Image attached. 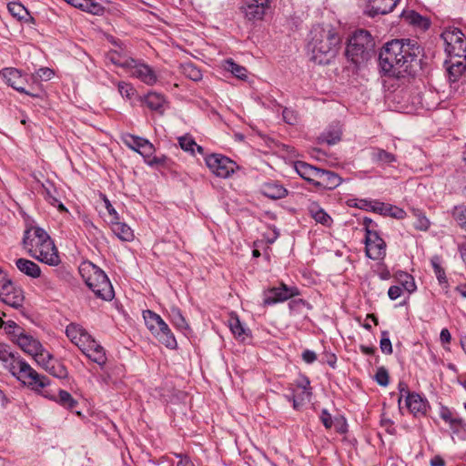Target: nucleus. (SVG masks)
Segmentation results:
<instances>
[{"instance_id":"obj_42","label":"nucleus","mask_w":466,"mask_h":466,"mask_svg":"<svg viewBox=\"0 0 466 466\" xmlns=\"http://www.w3.org/2000/svg\"><path fill=\"white\" fill-rule=\"evenodd\" d=\"M452 216L457 221L458 225L466 230V206L455 207Z\"/></svg>"},{"instance_id":"obj_47","label":"nucleus","mask_w":466,"mask_h":466,"mask_svg":"<svg viewBox=\"0 0 466 466\" xmlns=\"http://www.w3.org/2000/svg\"><path fill=\"white\" fill-rule=\"evenodd\" d=\"M184 74L193 81H198L202 78L201 71L192 64L184 66Z\"/></svg>"},{"instance_id":"obj_18","label":"nucleus","mask_w":466,"mask_h":466,"mask_svg":"<svg viewBox=\"0 0 466 466\" xmlns=\"http://www.w3.org/2000/svg\"><path fill=\"white\" fill-rule=\"evenodd\" d=\"M15 341L24 352L31 356L41 350L42 344L33 336L24 331L17 333V338Z\"/></svg>"},{"instance_id":"obj_31","label":"nucleus","mask_w":466,"mask_h":466,"mask_svg":"<svg viewBox=\"0 0 466 466\" xmlns=\"http://www.w3.org/2000/svg\"><path fill=\"white\" fill-rule=\"evenodd\" d=\"M370 157L374 163L379 165H391L397 161V157L394 154L380 147H375L372 149Z\"/></svg>"},{"instance_id":"obj_27","label":"nucleus","mask_w":466,"mask_h":466,"mask_svg":"<svg viewBox=\"0 0 466 466\" xmlns=\"http://www.w3.org/2000/svg\"><path fill=\"white\" fill-rule=\"evenodd\" d=\"M15 266L22 273L33 279H36L41 276L40 267L32 260L18 258L15 260Z\"/></svg>"},{"instance_id":"obj_56","label":"nucleus","mask_w":466,"mask_h":466,"mask_svg":"<svg viewBox=\"0 0 466 466\" xmlns=\"http://www.w3.org/2000/svg\"><path fill=\"white\" fill-rule=\"evenodd\" d=\"M96 350H104V348L99 343H97L91 336H89L88 342L85 343L84 347L81 349V351L84 354H86L91 351Z\"/></svg>"},{"instance_id":"obj_34","label":"nucleus","mask_w":466,"mask_h":466,"mask_svg":"<svg viewBox=\"0 0 466 466\" xmlns=\"http://www.w3.org/2000/svg\"><path fill=\"white\" fill-rule=\"evenodd\" d=\"M403 17L409 24L418 26L423 30L428 29L431 25V22L428 18L420 15L415 11H409L403 14Z\"/></svg>"},{"instance_id":"obj_58","label":"nucleus","mask_w":466,"mask_h":466,"mask_svg":"<svg viewBox=\"0 0 466 466\" xmlns=\"http://www.w3.org/2000/svg\"><path fill=\"white\" fill-rule=\"evenodd\" d=\"M416 217L417 218H416V221L414 223V227L420 230H423V231L427 230L430 227L429 219L421 213H418L416 215Z\"/></svg>"},{"instance_id":"obj_30","label":"nucleus","mask_w":466,"mask_h":466,"mask_svg":"<svg viewBox=\"0 0 466 466\" xmlns=\"http://www.w3.org/2000/svg\"><path fill=\"white\" fill-rule=\"evenodd\" d=\"M110 223L112 231L119 239L131 241L134 238L133 230L126 223L119 222L118 219L111 220Z\"/></svg>"},{"instance_id":"obj_63","label":"nucleus","mask_w":466,"mask_h":466,"mask_svg":"<svg viewBox=\"0 0 466 466\" xmlns=\"http://www.w3.org/2000/svg\"><path fill=\"white\" fill-rule=\"evenodd\" d=\"M402 289L399 286H391L388 290V295L390 299L395 300L401 296Z\"/></svg>"},{"instance_id":"obj_25","label":"nucleus","mask_w":466,"mask_h":466,"mask_svg":"<svg viewBox=\"0 0 466 466\" xmlns=\"http://www.w3.org/2000/svg\"><path fill=\"white\" fill-rule=\"evenodd\" d=\"M399 1L400 0H370V14L372 16L389 14L395 8Z\"/></svg>"},{"instance_id":"obj_19","label":"nucleus","mask_w":466,"mask_h":466,"mask_svg":"<svg viewBox=\"0 0 466 466\" xmlns=\"http://www.w3.org/2000/svg\"><path fill=\"white\" fill-rule=\"evenodd\" d=\"M6 84L20 93L28 94L24 87L25 78L21 75V72L15 68H5L1 72Z\"/></svg>"},{"instance_id":"obj_55","label":"nucleus","mask_w":466,"mask_h":466,"mask_svg":"<svg viewBox=\"0 0 466 466\" xmlns=\"http://www.w3.org/2000/svg\"><path fill=\"white\" fill-rule=\"evenodd\" d=\"M284 121L289 125H295L298 123V114L291 108L285 107L282 112Z\"/></svg>"},{"instance_id":"obj_3","label":"nucleus","mask_w":466,"mask_h":466,"mask_svg":"<svg viewBox=\"0 0 466 466\" xmlns=\"http://www.w3.org/2000/svg\"><path fill=\"white\" fill-rule=\"evenodd\" d=\"M79 271L87 287L97 298L107 301L113 299L115 292L112 284L101 268L88 262L84 263L80 267Z\"/></svg>"},{"instance_id":"obj_39","label":"nucleus","mask_w":466,"mask_h":466,"mask_svg":"<svg viewBox=\"0 0 466 466\" xmlns=\"http://www.w3.org/2000/svg\"><path fill=\"white\" fill-rule=\"evenodd\" d=\"M19 355L11 352L8 347L0 344V360L5 363V367L10 370L11 364H14Z\"/></svg>"},{"instance_id":"obj_44","label":"nucleus","mask_w":466,"mask_h":466,"mask_svg":"<svg viewBox=\"0 0 466 466\" xmlns=\"http://www.w3.org/2000/svg\"><path fill=\"white\" fill-rule=\"evenodd\" d=\"M7 7L10 14L18 19H23L27 15V11L25 6L19 3H9Z\"/></svg>"},{"instance_id":"obj_20","label":"nucleus","mask_w":466,"mask_h":466,"mask_svg":"<svg viewBox=\"0 0 466 466\" xmlns=\"http://www.w3.org/2000/svg\"><path fill=\"white\" fill-rule=\"evenodd\" d=\"M67 338L80 350L88 342L89 334L80 325L70 323L66 329Z\"/></svg>"},{"instance_id":"obj_10","label":"nucleus","mask_w":466,"mask_h":466,"mask_svg":"<svg viewBox=\"0 0 466 466\" xmlns=\"http://www.w3.org/2000/svg\"><path fill=\"white\" fill-rule=\"evenodd\" d=\"M299 294V291L297 287H289L281 283L279 287H274L265 292L263 302L265 305H273L286 301Z\"/></svg>"},{"instance_id":"obj_37","label":"nucleus","mask_w":466,"mask_h":466,"mask_svg":"<svg viewBox=\"0 0 466 466\" xmlns=\"http://www.w3.org/2000/svg\"><path fill=\"white\" fill-rule=\"evenodd\" d=\"M55 400L61 406L70 410L74 409L77 404V401L72 397V395L64 390H59L58 395Z\"/></svg>"},{"instance_id":"obj_45","label":"nucleus","mask_w":466,"mask_h":466,"mask_svg":"<svg viewBox=\"0 0 466 466\" xmlns=\"http://www.w3.org/2000/svg\"><path fill=\"white\" fill-rule=\"evenodd\" d=\"M108 59L115 65L128 69L131 57H122L118 53L112 52L108 55Z\"/></svg>"},{"instance_id":"obj_17","label":"nucleus","mask_w":466,"mask_h":466,"mask_svg":"<svg viewBox=\"0 0 466 466\" xmlns=\"http://www.w3.org/2000/svg\"><path fill=\"white\" fill-rule=\"evenodd\" d=\"M270 0L258 3H243L241 10L248 20H260L265 15Z\"/></svg>"},{"instance_id":"obj_24","label":"nucleus","mask_w":466,"mask_h":466,"mask_svg":"<svg viewBox=\"0 0 466 466\" xmlns=\"http://www.w3.org/2000/svg\"><path fill=\"white\" fill-rule=\"evenodd\" d=\"M295 169L302 178L309 181L312 185H315L320 170V168H317L303 161L295 162Z\"/></svg>"},{"instance_id":"obj_35","label":"nucleus","mask_w":466,"mask_h":466,"mask_svg":"<svg viewBox=\"0 0 466 466\" xmlns=\"http://www.w3.org/2000/svg\"><path fill=\"white\" fill-rule=\"evenodd\" d=\"M224 68L241 80L247 78V69L244 66L236 64L232 59H227L224 62Z\"/></svg>"},{"instance_id":"obj_46","label":"nucleus","mask_w":466,"mask_h":466,"mask_svg":"<svg viewBox=\"0 0 466 466\" xmlns=\"http://www.w3.org/2000/svg\"><path fill=\"white\" fill-rule=\"evenodd\" d=\"M400 281L402 287L409 292L411 293L416 289V284L411 275L408 273H401L400 275Z\"/></svg>"},{"instance_id":"obj_13","label":"nucleus","mask_w":466,"mask_h":466,"mask_svg":"<svg viewBox=\"0 0 466 466\" xmlns=\"http://www.w3.org/2000/svg\"><path fill=\"white\" fill-rule=\"evenodd\" d=\"M24 299L25 297L22 289L16 287L12 281L3 288V290L0 292V300L15 309L21 308Z\"/></svg>"},{"instance_id":"obj_6","label":"nucleus","mask_w":466,"mask_h":466,"mask_svg":"<svg viewBox=\"0 0 466 466\" xmlns=\"http://www.w3.org/2000/svg\"><path fill=\"white\" fill-rule=\"evenodd\" d=\"M143 318L147 329L159 342L172 350L177 348V343L174 334L158 314L147 309L143 312Z\"/></svg>"},{"instance_id":"obj_57","label":"nucleus","mask_w":466,"mask_h":466,"mask_svg":"<svg viewBox=\"0 0 466 466\" xmlns=\"http://www.w3.org/2000/svg\"><path fill=\"white\" fill-rule=\"evenodd\" d=\"M375 380L377 383L380 386H387L389 384V373L384 367H380L378 369Z\"/></svg>"},{"instance_id":"obj_9","label":"nucleus","mask_w":466,"mask_h":466,"mask_svg":"<svg viewBox=\"0 0 466 466\" xmlns=\"http://www.w3.org/2000/svg\"><path fill=\"white\" fill-rule=\"evenodd\" d=\"M205 160L209 170L217 177L223 178L228 177L237 167L233 160L220 154H211Z\"/></svg>"},{"instance_id":"obj_48","label":"nucleus","mask_w":466,"mask_h":466,"mask_svg":"<svg viewBox=\"0 0 466 466\" xmlns=\"http://www.w3.org/2000/svg\"><path fill=\"white\" fill-rule=\"evenodd\" d=\"M89 360L98 364L100 367H103L106 362V356L105 350H96L91 351L89 353L85 354Z\"/></svg>"},{"instance_id":"obj_36","label":"nucleus","mask_w":466,"mask_h":466,"mask_svg":"<svg viewBox=\"0 0 466 466\" xmlns=\"http://www.w3.org/2000/svg\"><path fill=\"white\" fill-rule=\"evenodd\" d=\"M46 370L58 379H65L68 374L66 368L56 360H54L49 366H46Z\"/></svg>"},{"instance_id":"obj_54","label":"nucleus","mask_w":466,"mask_h":466,"mask_svg":"<svg viewBox=\"0 0 466 466\" xmlns=\"http://www.w3.org/2000/svg\"><path fill=\"white\" fill-rule=\"evenodd\" d=\"M118 91L123 97H126L127 99H130L135 95L136 92L134 87L130 84L126 82L118 83Z\"/></svg>"},{"instance_id":"obj_38","label":"nucleus","mask_w":466,"mask_h":466,"mask_svg":"<svg viewBox=\"0 0 466 466\" xmlns=\"http://www.w3.org/2000/svg\"><path fill=\"white\" fill-rule=\"evenodd\" d=\"M441 258L439 256H433L431 258V264L433 268L434 274L440 284L447 283V278L444 268L441 265Z\"/></svg>"},{"instance_id":"obj_12","label":"nucleus","mask_w":466,"mask_h":466,"mask_svg":"<svg viewBox=\"0 0 466 466\" xmlns=\"http://www.w3.org/2000/svg\"><path fill=\"white\" fill-rule=\"evenodd\" d=\"M128 70L132 76L137 77L147 86H153L157 82V76L155 70L139 60L129 61Z\"/></svg>"},{"instance_id":"obj_32","label":"nucleus","mask_w":466,"mask_h":466,"mask_svg":"<svg viewBox=\"0 0 466 466\" xmlns=\"http://www.w3.org/2000/svg\"><path fill=\"white\" fill-rule=\"evenodd\" d=\"M168 316L170 321L177 329L181 330L184 333L190 329L188 323L187 322L186 319L181 313V310L177 307L172 306L168 312Z\"/></svg>"},{"instance_id":"obj_52","label":"nucleus","mask_w":466,"mask_h":466,"mask_svg":"<svg viewBox=\"0 0 466 466\" xmlns=\"http://www.w3.org/2000/svg\"><path fill=\"white\" fill-rule=\"evenodd\" d=\"M3 329L7 334H10L14 337V340L17 338V333L24 331L22 328H20L15 321L8 320L5 321Z\"/></svg>"},{"instance_id":"obj_62","label":"nucleus","mask_w":466,"mask_h":466,"mask_svg":"<svg viewBox=\"0 0 466 466\" xmlns=\"http://www.w3.org/2000/svg\"><path fill=\"white\" fill-rule=\"evenodd\" d=\"M320 420H321V422L323 423V425L325 426L326 429H330L332 427V424H333L332 417L328 412L327 410H323L321 411Z\"/></svg>"},{"instance_id":"obj_33","label":"nucleus","mask_w":466,"mask_h":466,"mask_svg":"<svg viewBox=\"0 0 466 466\" xmlns=\"http://www.w3.org/2000/svg\"><path fill=\"white\" fill-rule=\"evenodd\" d=\"M144 101L149 109L158 112L163 111V106L166 103L165 97L161 94L156 92L148 93L145 96Z\"/></svg>"},{"instance_id":"obj_14","label":"nucleus","mask_w":466,"mask_h":466,"mask_svg":"<svg viewBox=\"0 0 466 466\" xmlns=\"http://www.w3.org/2000/svg\"><path fill=\"white\" fill-rule=\"evenodd\" d=\"M297 387L298 390H293L291 394L286 395V399L293 402V408L296 410L306 400H309L312 394L308 378H302Z\"/></svg>"},{"instance_id":"obj_41","label":"nucleus","mask_w":466,"mask_h":466,"mask_svg":"<svg viewBox=\"0 0 466 466\" xmlns=\"http://www.w3.org/2000/svg\"><path fill=\"white\" fill-rule=\"evenodd\" d=\"M310 213L312 218L316 220V222L320 223L322 225H329L331 220L330 217L318 206L311 207Z\"/></svg>"},{"instance_id":"obj_61","label":"nucleus","mask_w":466,"mask_h":466,"mask_svg":"<svg viewBox=\"0 0 466 466\" xmlns=\"http://www.w3.org/2000/svg\"><path fill=\"white\" fill-rule=\"evenodd\" d=\"M36 76L42 80H49L54 76V71L48 67H42L36 72Z\"/></svg>"},{"instance_id":"obj_29","label":"nucleus","mask_w":466,"mask_h":466,"mask_svg":"<svg viewBox=\"0 0 466 466\" xmlns=\"http://www.w3.org/2000/svg\"><path fill=\"white\" fill-rule=\"evenodd\" d=\"M341 127L339 123L331 124L319 137L321 142L329 145H334L340 140Z\"/></svg>"},{"instance_id":"obj_8","label":"nucleus","mask_w":466,"mask_h":466,"mask_svg":"<svg viewBox=\"0 0 466 466\" xmlns=\"http://www.w3.org/2000/svg\"><path fill=\"white\" fill-rule=\"evenodd\" d=\"M51 240L50 236L46 230L39 227H31L25 231L22 243L27 253L31 254L36 251V248L49 247Z\"/></svg>"},{"instance_id":"obj_22","label":"nucleus","mask_w":466,"mask_h":466,"mask_svg":"<svg viewBox=\"0 0 466 466\" xmlns=\"http://www.w3.org/2000/svg\"><path fill=\"white\" fill-rule=\"evenodd\" d=\"M372 212L383 216H389L398 219L403 218L406 215V212L402 208H400L390 204H385L379 200H374V204L372 206Z\"/></svg>"},{"instance_id":"obj_64","label":"nucleus","mask_w":466,"mask_h":466,"mask_svg":"<svg viewBox=\"0 0 466 466\" xmlns=\"http://www.w3.org/2000/svg\"><path fill=\"white\" fill-rule=\"evenodd\" d=\"M302 359L306 363H313L317 360V355L314 351L306 350L302 353Z\"/></svg>"},{"instance_id":"obj_26","label":"nucleus","mask_w":466,"mask_h":466,"mask_svg":"<svg viewBox=\"0 0 466 466\" xmlns=\"http://www.w3.org/2000/svg\"><path fill=\"white\" fill-rule=\"evenodd\" d=\"M406 406L414 415L423 414L426 410V401L417 393L407 391Z\"/></svg>"},{"instance_id":"obj_60","label":"nucleus","mask_w":466,"mask_h":466,"mask_svg":"<svg viewBox=\"0 0 466 466\" xmlns=\"http://www.w3.org/2000/svg\"><path fill=\"white\" fill-rule=\"evenodd\" d=\"M145 160L151 167L163 166L167 161V157L165 156H161V157L154 156L153 157L151 155L150 157H146Z\"/></svg>"},{"instance_id":"obj_15","label":"nucleus","mask_w":466,"mask_h":466,"mask_svg":"<svg viewBox=\"0 0 466 466\" xmlns=\"http://www.w3.org/2000/svg\"><path fill=\"white\" fill-rule=\"evenodd\" d=\"M29 255L38 261L49 266H57L61 262L57 248L53 240L50 241L49 247H41L39 249L36 248V251H34Z\"/></svg>"},{"instance_id":"obj_7","label":"nucleus","mask_w":466,"mask_h":466,"mask_svg":"<svg viewBox=\"0 0 466 466\" xmlns=\"http://www.w3.org/2000/svg\"><path fill=\"white\" fill-rule=\"evenodd\" d=\"M449 57L466 58V38L461 29L449 27L441 34Z\"/></svg>"},{"instance_id":"obj_28","label":"nucleus","mask_w":466,"mask_h":466,"mask_svg":"<svg viewBox=\"0 0 466 466\" xmlns=\"http://www.w3.org/2000/svg\"><path fill=\"white\" fill-rule=\"evenodd\" d=\"M262 193L268 198L279 199L287 196L288 190L277 182H268L263 185Z\"/></svg>"},{"instance_id":"obj_50","label":"nucleus","mask_w":466,"mask_h":466,"mask_svg":"<svg viewBox=\"0 0 466 466\" xmlns=\"http://www.w3.org/2000/svg\"><path fill=\"white\" fill-rule=\"evenodd\" d=\"M441 417L446 422L450 423L451 427L461 426L462 424V420L457 417H453L448 409H445L441 412Z\"/></svg>"},{"instance_id":"obj_4","label":"nucleus","mask_w":466,"mask_h":466,"mask_svg":"<svg viewBox=\"0 0 466 466\" xmlns=\"http://www.w3.org/2000/svg\"><path fill=\"white\" fill-rule=\"evenodd\" d=\"M374 41L366 30H358L349 39L346 56L355 65L368 61L374 54Z\"/></svg>"},{"instance_id":"obj_40","label":"nucleus","mask_w":466,"mask_h":466,"mask_svg":"<svg viewBox=\"0 0 466 466\" xmlns=\"http://www.w3.org/2000/svg\"><path fill=\"white\" fill-rule=\"evenodd\" d=\"M33 357L37 364L42 366L45 370L46 369V366H49L54 360L52 354L46 350L43 346H41V350H38V352L34 354Z\"/></svg>"},{"instance_id":"obj_43","label":"nucleus","mask_w":466,"mask_h":466,"mask_svg":"<svg viewBox=\"0 0 466 466\" xmlns=\"http://www.w3.org/2000/svg\"><path fill=\"white\" fill-rule=\"evenodd\" d=\"M178 141H179V145H180L181 148L185 151L193 153L195 151V147H197V149L199 152L202 151V147L200 146L197 145L195 140L189 137H179Z\"/></svg>"},{"instance_id":"obj_59","label":"nucleus","mask_w":466,"mask_h":466,"mask_svg":"<svg viewBox=\"0 0 466 466\" xmlns=\"http://www.w3.org/2000/svg\"><path fill=\"white\" fill-rule=\"evenodd\" d=\"M353 201H354V204H350V206H354L360 209L372 211V206L374 204V200L354 199Z\"/></svg>"},{"instance_id":"obj_23","label":"nucleus","mask_w":466,"mask_h":466,"mask_svg":"<svg viewBox=\"0 0 466 466\" xmlns=\"http://www.w3.org/2000/svg\"><path fill=\"white\" fill-rule=\"evenodd\" d=\"M466 58L449 57L447 71L451 82H456L466 71Z\"/></svg>"},{"instance_id":"obj_53","label":"nucleus","mask_w":466,"mask_h":466,"mask_svg":"<svg viewBox=\"0 0 466 466\" xmlns=\"http://www.w3.org/2000/svg\"><path fill=\"white\" fill-rule=\"evenodd\" d=\"M42 194L44 195L46 201L52 206H56L58 202V199L54 196L51 187L52 184L48 182V185L42 184Z\"/></svg>"},{"instance_id":"obj_2","label":"nucleus","mask_w":466,"mask_h":466,"mask_svg":"<svg viewBox=\"0 0 466 466\" xmlns=\"http://www.w3.org/2000/svg\"><path fill=\"white\" fill-rule=\"evenodd\" d=\"M340 36L332 28L320 29L309 43L311 59L319 65H327L338 54Z\"/></svg>"},{"instance_id":"obj_5","label":"nucleus","mask_w":466,"mask_h":466,"mask_svg":"<svg viewBox=\"0 0 466 466\" xmlns=\"http://www.w3.org/2000/svg\"><path fill=\"white\" fill-rule=\"evenodd\" d=\"M9 371L23 384L35 391H40L49 384V380L46 376L38 374L20 356L16 358L14 364H11Z\"/></svg>"},{"instance_id":"obj_1","label":"nucleus","mask_w":466,"mask_h":466,"mask_svg":"<svg viewBox=\"0 0 466 466\" xmlns=\"http://www.w3.org/2000/svg\"><path fill=\"white\" fill-rule=\"evenodd\" d=\"M420 51V46L415 40L394 39L381 49L379 56L380 66L386 75L400 78L410 72Z\"/></svg>"},{"instance_id":"obj_51","label":"nucleus","mask_w":466,"mask_h":466,"mask_svg":"<svg viewBox=\"0 0 466 466\" xmlns=\"http://www.w3.org/2000/svg\"><path fill=\"white\" fill-rule=\"evenodd\" d=\"M229 327L236 337L244 339L245 329L238 318L230 321Z\"/></svg>"},{"instance_id":"obj_16","label":"nucleus","mask_w":466,"mask_h":466,"mask_svg":"<svg viewBox=\"0 0 466 466\" xmlns=\"http://www.w3.org/2000/svg\"><path fill=\"white\" fill-rule=\"evenodd\" d=\"M126 143L131 149L139 153L144 158L150 157L155 150L154 146L148 140L133 135L127 136Z\"/></svg>"},{"instance_id":"obj_21","label":"nucleus","mask_w":466,"mask_h":466,"mask_svg":"<svg viewBox=\"0 0 466 466\" xmlns=\"http://www.w3.org/2000/svg\"><path fill=\"white\" fill-rule=\"evenodd\" d=\"M341 183V178L334 172L321 169L317 177L315 187L325 189H334Z\"/></svg>"},{"instance_id":"obj_49","label":"nucleus","mask_w":466,"mask_h":466,"mask_svg":"<svg viewBox=\"0 0 466 466\" xmlns=\"http://www.w3.org/2000/svg\"><path fill=\"white\" fill-rule=\"evenodd\" d=\"M381 335H382V337L380 341V350L384 354H391L392 353V345H391V341L389 338L388 331H382Z\"/></svg>"},{"instance_id":"obj_11","label":"nucleus","mask_w":466,"mask_h":466,"mask_svg":"<svg viewBox=\"0 0 466 466\" xmlns=\"http://www.w3.org/2000/svg\"><path fill=\"white\" fill-rule=\"evenodd\" d=\"M366 255L373 259H382L386 255V243L380 238L378 231H368L365 236Z\"/></svg>"}]
</instances>
